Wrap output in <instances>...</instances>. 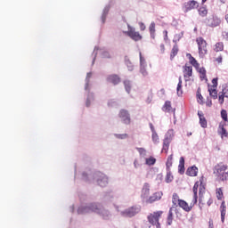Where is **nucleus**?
Returning a JSON list of instances; mask_svg holds the SVG:
<instances>
[{
    "mask_svg": "<svg viewBox=\"0 0 228 228\" xmlns=\"http://www.w3.org/2000/svg\"><path fill=\"white\" fill-rule=\"evenodd\" d=\"M77 213L78 215H85L86 213H96L97 215H100V216H102L104 220H108V218H110V212L108 210H105L102 208V205L99 203H91L87 206L79 207L77 209Z\"/></svg>",
    "mask_w": 228,
    "mask_h": 228,
    "instance_id": "obj_1",
    "label": "nucleus"
},
{
    "mask_svg": "<svg viewBox=\"0 0 228 228\" xmlns=\"http://www.w3.org/2000/svg\"><path fill=\"white\" fill-rule=\"evenodd\" d=\"M196 42L198 44L200 56L204 58L208 54V43L203 37H198Z\"/></svg>",
    "mask_w": 228,
    "mask_h": 228,
    "instance_id": "obj_2",
    "label": "nucleus"
},
{
    "mask_svg": "<svg viewBox=\"0 0 228 228\" xmlns=\"http://www.w3.org/2000/svg\"><path fill=\"white\" fill-rule=\"evenodd\" d=\"M163 215V212L158 211L153 212L148 216V222L151 224V225H156V228H161V224H159V217Z\"/></svg>",
    "mask_w": 228,
    "mask_h": 228,
    "instance_id": "obj_3",
    "label": "nucleus"
},
{
    "mask_svg": "<svg viewBox=\"0 0 228 228\" xmlns=\"http://www.w3.org/2000/svg\"><path fill=\"white\" fill-rule=\"evenodd\" d=\"M174 139V129H170L167 132L164 142H163V148L162 152L166 151L168 152V147H170V142Z\"/></svg>",
    "mask_w": 228,
    "mask_h": 228,
    "instance_id": "obj_4",
    "label": "nucleus"
},
{
    "mask_svg": "<svg viewBox=\"0 0 228 228\" xmlns=\"http://www.w3.org/2000/svg\"><path fill=\"white\" fill-rule=\"evenodd\" d=\"M140 211H142V208L140 206L131 207L130 208L126 209L125 211H122L121 216H126V217L131 218V217L134 216L135 215H138V213H140Z\"/></svg>",
    "mask_w": 228,
    "mask_h": 228,
    "instance_id": "obj_5",
    "label": "nucleus"
},
{
    "mask_svg": "<svg viewBox=\"0 0 228 228\" xmlns=\"http://www.w3.org/2000/svg\"><path fill=\"white\" fill-rule=\"evenodd\" d=\"M94 179L97 182V184H99V186H102V188H104V186L108 185V176H106V175L102 173H96L94 175Z\"/></svg>",
    "mask_w": 228,
    "mask_h": 228,
    "instance_id": "obj_6",
    "label": "nucleus"
},
{
    "mask_svg": "<svg viewBox=\"0 0 228 228\" xmlns=\"http://www.w3.org/2000/svg\"><path fill=\"white\" fill-rule=\"evenodd\" d=\"M119 118H121L123 124H131V116L126 110H121L119 112Z\"/></svg>",
    "mask_w": 228,
    "mask_h": 228,
    "instance_id": "obj_7",
    "label": "nucleus"
},
{
    "mask_svg": "<svg viewBox=\"0 0 228 228\" xmlns=\"http://www.w3.org/2000/svg\"><path fill=\"white\" fill-rule=\"evenodd\" d=\"M214 174H216L218 179L225 173L227 172V166L224 164H218L215 167Z\"/></svg>",
    "mask_w": 228,
    "mask_h": 228,
    "instance_id": "obj_8",
    "label": "nucleus"
},
{
    "mask_svg": "<svg viewBox=\"0 0 228 228\" xmlns=\"http://www.w3.org/2000/svg\"><path fill=\"white\" fill-rule=\"evenodd\" d=\"M221 22L222 20L216 16H213L212 18H209L207 20V24L210 28H216V26H220Z\"/></svg>",
    "mask_w": 228,
    "mask_h": 228,
    "instance_id": "obj_9",
    "label": "nucleus"
},
{
    "mask_svg": "<svg viewBox=\"0 0 228 228\" xmlns=\"http://www.w3.org/2000/svg\"><path fill=\"white\" fill-rule=\"evenodd\" d=\"M161 197H163V192H155L146 200V203L152 204L153 202L161 200Z\"/></svg>",
    "mask_w": 228,
    "mask_h": 228,
    "instance_id": "obj_10",
    "label": "nucleus"
},
{
    "mask_svg": "<svg viewBox=\"0 0 228 228\" xmlns=\"http://www.w3.org/2000/svg\"><path fill=\"white\" fill-rule=\"evenodd\" d=\"M126 35L132 38V40H134V42H138L141 38L142 36L140 35L139 32H136L134 28H130L127 32Z\"/></svg>",
    "mask_w": 228,
    "mask_h": 228,
    "instance_id": "obj_11",
    "label": "nucleus"
},
{
    "mask_svg": "<svg viewBox=\"0 0 228 228\" xmlns=\"http://www.w3.org/2000/svg\"><path fill=\"white\" fill-rule=\"evenodd\" d=\"M193 76V67L191 66H185L183 69V77L185 81H190V77Z\"/></svg>",
    "mask_w": 228,
    "mask_h": 228,
    "instance_id": "obj_12",
    "label": "nucleus"
},
{
    "mask_svg": "<svg viewBox=\"0 0 228 228\" xmlns=\"http://www.w3.org/2000/svg\"><path fill=\"white\" fill-rule=\"evenodd\" d=\"M195 8H199V3L195 0H191L185 3V12H190V10H193Z\"/></svg>",
    "mask_w": 228,
    "mask_h": 228,
    "instance_id": "obj_13",
    "label": "nucleus"
},
{
    "mask_svg": "<svg viewBox=\"0 0 228 228\" xmlns=\"http://www.w3.org/2000/svg\"><path fill=\"white\" fill-rule=\"evenodd\" d=\"M108 83H112V85H118L120 83V77L118 75H110L107 77Z\"/></svg>",
    "mask_w": 228,
    "mask_h": 228,
    "instance_id": "obj_14",
    "label": "nucleus"
},
{
    "mask_svg": "<svg viewBox=\"0 0 228 228\" xmlns=\"http://www.w3.org/2000/svg\"><path fill=\"white\" fill-rule=\"evenodd\" d=\"M150 191H151V186L149 185V183H144L142 190V199H147L149 197Z\"/></svg>",
    "mask_w": 228,
    "mask_h": 228,
    "instance_id": "obj_15",
    "label": "nucleus"
},
{
    "mask_svg": "<svg viewBox=\"0 0 228 228\" xmlns=\"http://www.w3.org/2000/svg\"><path fill=\"white\" fill-rule=\"evenodd\" d=\"M198 172H199V168H197V167L195 166H192L187 169L186 175H190L191 177H195Z\"/></svg>",
    "mask_w": 228,
    "mask_h": 228,
    "instance_id": "obj_16",
    "label": "nucleus"
},
{
    "mask_svg": "<svg viewBox=\"0 0 228 228\" xmlns=\"http://www.w3.org/2000/svg\"><path fill=\"white\" fill-rule=\"evenodd\" d=\"M178 206L187 213H189V211H191V207H190L185 200H181L178 203Z\"/></svg>",
    "mask_w": 228,
    "mask_h": 228,
    "instance_id": "obj_17",
    "label": "nucleus"
},
{
    "mask_svg": "<svg viewBox=\"0 0 228 228\" xmlns=\"http://www.w3.org/2000/svg\"><path fill=\"white\" fill-rule=\"evenodd\" d=\"M198 115L200 117V124L201 127H203V128L208 127V121L206 120V118H204V114H202L201 111H199Z\"/></svg>",
    "mask_w": 228,
    "mask_h": 228,
    "instance_id": "obj_18",
    "label": "nucleus"
},
{
    "mask_svg": "<svg viewBox=\"0 0 228 228\" xmlns=\"http://www.w3.org/2000/svg\"><path fill=\"white\" fill-rule=\"evenodd\" d=\"M151 37L154 40L156 38V23L152 21L149 27Z\"/></svg>",
    "mask_w": 228,
    "mask_h": 228,
    "instance_id": "obj_19",
    "label": "nucleus"
},
{
    "mask_svg": "<svg viewBox=\"0 0 228 228\" xmlns=\"http://www.w3.org/2000/svg\"><path fill=\"white\" fill-rule=\"evenodd\" d=\"M192 191H193V204H197V192L199 191V182H196L193 188H192Z\"/></svg>",
    "mask_w": 228,
    "mask_h": 228,
    "instance_id": "obj_20",
    "label": "nucleus"
},
{
    "mask_svg": "<svg viewBox=\"0 0 228 228\" xmlns=\"http://www.w3.org/2000/svg\"><path fill=\"white\" fill-rule=\"evenodd\" d=\"M172 211H175V207H171L167 216V225H172V222L174 220V213Z\"/></svg>",
    "mask_w": 228,
    "mask_h": 228,
    "instance_id": "obj_21",
    "label": "nucleus"
},
{
    "mask_svg": "<svg viewBox=\"0 0 228 228\" xmlns=\"http://www.w3.org/2000/svg\"><path fill=\"white\" fill-rule=\"evenodd\" d=\"M221 222L224 224L225 222V211H226V207H225V202L221 203Z\"/></svg>",
    "mask_w": 228,
    "mask_h": 228,
    "instance_id": "obj_22",
    "label": "nucleus"
},
{
    "mask_svg": "<svg viewBox=\"0 0 228 228\" xmlns=\"http://www.w3.org/2000/svg\"><path fill=\"white\" fill-rule=\"evenodd\" d=\"M178 172H179V174H184V157L180 158Z\"/></svg>",
    "mask_w": 228,
    "mask_h": 228,
    "instance_id": "obj_23",
    "label": "nucleus"
},
{
    "mask_svg": "<svg viewBox=\"0 0 228 228\" xmlns=\"http://www.w3.org/2000/svg\"><path fill=\"white\" fill-rule=\"evenodd\" d=\"M208 92H209L210 97H213V99H218V92L216 91V88L208 87Z\"/></svg>",
    "mask_w": 228,
    "mask_h": 228,
    "instance_id": "obj_24",
    "label": "nucleus"
},
{
    "mask_svg": "<svg viewBox=\"0 0 228 228\" xmlns=\"http://www.w3.org/2000/svg\"><path fill=\"white\" fill-rule=\"evenodd\" d=\"M218 133L221 134L222 138H224V136L227 138L228 136L227 130L224 127V125H219Z\"/></svg>",
    "mask_w": 228,
    "mask_h": 228,
    "instance_id": "obj_25",
    "label": "nucleus"
},
{
    "mask_svg": "<svg viewBox=\"0 0 228 228\" xmlns=\"http://www.w3.org/2000/svg\"><path fill=\"white\" fill-rule=\"evenodd\" d=\"M110 12V5L105 6V8L103 9V12L102 15V22L104 24V22H106V15H108Z\"/></svg>",
    "mask_w": 228,
    "mask_h": 228,
    "instance_id": "obj_26",
    "label": "nucleus"
},
{
    "mask_svg": "<svg viewBox=\"0 0 228 228\" xmlns=\"http://www.w3.org/2000/svg\"><path fill=\"white\" fill-rule=\"evenodd\" d=\"M177 53H179V48L177 47V45H175L171 51V55H170L171 60H174V58L177 56Z\"/></svg>",
    "mask_w": 228,
    "mask_h": 228,
    "instance_id": "obj_27",
    "label": "nucleus"
},
{
    "mask_svg": "<svg viewBox=\"0 0 228 228\" xmlns=\"http://www.w3.org/2000/svg\"><path fill=\"white\" fill-rule=\"evenodd\" d=\"M179 201H181V200L179 199V195H177V193H174L172 199V203L174 205L173 207L175 208V206L179 205Z\"/></svg>",
    "mask_w": 228,
    "mask_h": 228,
    "instance_id": "obj_28",
    "label": "nucleus"
},
{
    "mask_svg": "<svg viewBox=\"0 0 228 228\" xmlns=\"http://www.w3.org/2000/svg\"><path fill=\"white\" fill-rule=\"evenodd\" d=\"M156 163V159L154 157H150L148 159H145V164L148 165L149 167L155 165Z\"/></svg>",
    "mask_w": 228,
    "mask_h": 228,
    "instance_id": "obj_29",
    "label": "nucleus"
},
{
    "mask_svg": "<svg viewBox=\"0 0 228 228\" xmlns=\"http://www.w3.org/2000/svg\"><path fill=\"white\" fill-rule=\"evenodd\" d=\"M214 51L216 53H220V51H224V43L222 42L216 43Z\"/></svg>",
    "mask_w": 228,
    "mask_h": 228,
    "instance_id": "obj_30",
    "label": "nucleus"
},
{
    "mask_svg": "<svg viewBox=\"0 0 228 228\" xmlns=\"http://www.w3.org/2000/svg\"><path fill=\"white\" fill-rule=\"evenodd\" d=\"M174 159V155H169L167 157V160L166 163L167 170H170V167H172V160Z\"/></svg>",
    "mask_w": 228,
    "mask_h": 228,
    "instance_id": "obj_31",
    "label": "nucleus"
},
{
    "mask_svg": "<svg viewBox=\"0 0 228 228\" xmlns=\"http://www.w3.org/2000/svg\"><path fill=\"white\" fill-rule=\"evenodd\" d=\"M174 181V175H172V172L169 170H167V176H166V182L167 183H172Z\"/></svg>",
    "mask_w": 228,
    "mask_h": 228,
    "instance_id": "obj_32",
    "label": "nucleus"
},
{
    "mask_svg": "<svg viewBox=\"0 0 228 228\" xmlns=\"http://www.w3.org/2000/svg\"><path fill=\"white\" fill-rule=\"evenodd\" d=\"M163 110L164 111H172V103L167 101L163 106Z\"/></svg>",
    "mask_w": 228,
    "mask_h": 228,
    "instance_id": "obj_33",
    "label": "nucleus"
},
{
    "mask_svg": "<svg viewBox=\"0 0 228 228\" xmlns=\"http://www.w3.org/2000/svg\"><path fill=\"white\" fill-rule=\"evenodd\" d=\"M124 86H125L126 91L127 92V94H129L131 92V81L125 80L124 81Z\"/></svg>",
    "mask_w": 228,
    "mask_h": 228,
    "instance_id": "obj_34",
    "label": "nucleus"
},
{
    "mask_svg": "<svg viewBox=\"0 0 228 228\" xmlns=\"http://www.w3.org/2000/svg\"><path fill=\"white\" fill-rule=\"evenodd\" d=\"M187 56H189L190 63L193 65V67H199V62H197V60H195V58L191 57V54L188 53Z\"/></svg>",
    "mask_w": 228,
    "mask_h": 228,
    "instance_id": "obj_35",
    "label": "nucleus"
},
{
    "mask_svg": "<svg viewBox=\"0 0 228 228\" xmlns=\"http://www.w3.org/2000/svg\"><path fill=\"white\" fill-rule=\"evenodd\" d=\"M136 150L138 151L141 158H145V156H147V150L144 148H136Z\"/></svg>",
    "mask_w": 228,
    "mask_h": 228,
    "instance_id": "obj_36",
    "label": "nucleus"
},
{
    "mask_svg": "<svg viewBox=\"0 0 228 228\" xmlns=\"http://www.w3.org/2000/svg\"><path fill=\"white\" fill-rule=\"evenodd\" d=\"M140 56V67H147V62L145 61V58L142 56V52L139 53Z\"/></svg>",
    "mask_w": 228,
    "mask_h": 228,
    "instance_id": "obj_37",
    "label": "nucleus"
},
{
    "mask_svg": "<svg viewBox=\"0 0 228 228\" xmlns=\"http://www.w3.org/2000/svg\"><path fill=\"white\" fill-rule=\"evenodd\" d=\"M199 13L201 17H206V15H208V9H206V7H200L199 9Z\"/></svg>",
    "mask_w": 228,
    "mask_h": 228,
    "instance_id": "obj_38",
    "label": "nucleus"
},
{
    "mask_svg": "<svg viewBox=\"0 0 228 228\" xmlns=\"http://www.w3.org/2000/svg\"><path fill=\"white\" fill-rule=\"evenodd\" d=\"M90 77H92V72L87 73L86 77V90H88V85H90Z\"/></svg>",
    "mask_w": 228,
    "mask_h": 228,
    "instance_id": "obj_39",
    "label": "nucleus"
},
{
    "mask_svg": "<svg viewBox=\"0 0 228 228\" xmlns=\"http://www.w3.org/2000/svg\"><path fill=\"white\" fill-rule=\"evenodd\" d=\"M146 67L147 66H140V72L144 77L149 76V72H147Z\"/></svg>",
    "mask_w": 228,
    "mask_h": 228,
    "instance_id": "obj_40",
    "label": "nucleus"
},
{
    "mask_svg": "<svg viewBox=\"0 0 228 228\" xmlns=\"http://www.w3.org/2000/svg\"><path fill=\"white\" fill-rule=\"evenodd\" d=\"M176 92H177V95L179 96L183 95V84H181V82H178Z\"/></svg>",
    "mask_w": 228,
    "mask_h": 228,
    "instance_id": "obj_41",
    "label": "nucleus"
},
{
    "mask_svg": "<svg viewBox=\"0 0 228 228\" xmlns=\"http://www.w3.org/2000/svg\"><path fill=\"white\" fill-rule=\"evenodd\" d=\"M126 65L128 70H130V72H132V70H134V66H133V63L131 62V61H129V60L126 61Z\"/></svg>",
    "mask_w": 228,
    "mask_h": 228,
    "instance_id": "obj_42",
    "label": "nucleus"
},
{
    "mask_svg": "<svg viewBox=\"0 0 228 228\" xmlns=\"http://www.w3.org/2000/svg\"><path fill=\"white\" fill-rule=\"evenodd\" d=\"M152 141L154 142V143L159 142V136H158V133L156 132L152 133Z\"/></svg>",
    "mask_w": 228,
    "mask_h": 228,
    "instance_id": "obj_43",
    "label": "nucleus"
},
{
    "mask_svg": "<svg viewBox=\"0 0 228 228\" xmlns=\"http://www.w3.org/2000/svg\"><path fill=\"white\" fill-rule=\"evenodd\" d=\"M216 197L218 200H222V197H224V192L222 191V189H217L216 190Z\"/></svg>",
    "mask_w": 228,
    "mask_h": 228,
    "instance_id": "obj_44",
    "label": "nucleus"
},
{
    "mask_svg": "<svg viewBox=\"0 0 228 228\" xmlns=\"http://www.w3.org/2000/svg\"><path fill=\"white\" fill-rule=\"evenodd\" d=\"M221 117L224 122H227V110H221Z\"/></svg>",
    "mask_w": 228,
    "mask_h": 228,
    "instance_id": "obj_45",
    "label": "nucleus"
},
{
    "mask_svg": "<svg viewBox=\"0 0 228 228\" xmlns=\"http://www.w3.org/2000/svg\"><path fill=\"white\" fill-rule=\"evenodd\" d=\"M92 99H94V94H89L87 95V100H86V106L88 108L90 106V102L92 101Z\"/></svg>",
    "mask_w": 228,
    "mask_h": 228,
    "instance_id": "obj_46",
    "label": "nucleus"
},
{
    "mask_svg": "<svg viewBox=\"0 0 228 228\" xmlns=\"http://www.w3.org/2000/svg\"><path fill=\"white\" fill-rule=\"evenodd\" d=\"M219 179L220 181H228V171H225L223 175H221Z\"/></svg>",
    "mask_w": 228,
    "mask_h": 228,
    "instance_id": "obj_47",
    "label": "nucleus"
},
{
    "mask_svg": "<svg viewBox=\"0 0 228 228\" xmlns=\"http://www.w3.org/2000/svg\"><path fill=\"white\" fill-rule=\"evenodd\" d=\"M134 168H140V167H142V162L138 159H135L134 161Z\"/></svg>",
    "mask_w": 228,
    "mask_h": 228,
    "instance_id": "obj_48",
    "label": "nucleus"
},
{
    "mask_svg": "<svg viewBox=\"0 0 228 228\" xmlns=\"http://www.w3.org/2000/svg\"><path fill=\"white\" fill-rule=\"evenodd\" d=\"M199 72H200V74H201V76H200L201 79H204L206 77V69L200 68Z\"/></svg>",
    "mask_w": 228,
    "mask_h": 228,
    "instance_id": "obj_49",
    "label": "nucleus"
},
{
    "mask_svg": "<svg viewBox=\"0 0 228 228\" xmlns=\"http://www.w3.org/2000/svg\"><path fill=\"white\" fill-rule=\"evenodd\" d=\"M212 84L213 86L210 88H216V86H218V78H214Z\"/></svg>",
    "mask_w": 228,
    "mask_h": 228,
    "instance_id": "obj_50",
    "label": "nucleus"
},
{
    "mask_svg": "<svg viewBox=\"0 0 228 228\" xmlns=\"http://www.w3.org/2000/svg\"><path fill=\"white\" fill-rule=\"evenodd\" d=\"M116 137L119 138V140H125V138H127V134H116Z\"/></svg>",
    "mask_w": 228,
    "mask_h": 228,
    "instance_id": "obj_51",
    "label": "nucleus"
},
{
    "mask_svg": "<svg viewBox=\"0 0 228 228\" xmlns=\"http://www.w3.org/2000/svg\"><path fill=\"white\" fill-rule=\"evenodd\" d=\"M95 51H99V48L94 47V59H93L92 65H94V63H95V58H97V53H95Z\"/></svg>",
    "mask_w": 228,
    "mask_h": 228,
    "instance_id": "obj_52",
    "label": "nucleus"
},
{
    "mask_svg": "<svg viewBox=\"0 0 228 228\" xmlns=\"http://www.w3.org/2000/svg\"><path fill=\"white\" fill-rule=\"evenodd\" d=\"M102 58H111L109 52H103L102 53Z\"/></svg>",
    "mask_w": 228,
    "mask_h": 228,
    "instance_id": "obj_53",
    "label": "nucleus"
},
{
    "mask_svg": "<svg viewBox=\"0 0 228 228\" xmlns=\"http://www.w3.org/2000/svg\"><path fill=\"white\" fill-rule=\"evenodd\" d=\"M139 26H140V29L141 31H145V24L143 22H140L139 23Z\"/></svg>",
    "mask_w": 228,
    "mask_h": 228,
    "instance_id": "obj_54",
    "label": "nucleus"
},
{
    "mask_svg": "<svg viewBox=\"0 0 228 228\" xmlns=\"http://www.w3.org/2000/svg\"><path fill=\"white\" fill-rule=\"evenodd\" d=\"M223 37L224 40H228V31L223 32Z\"/></svg>",
    "mask_w": 228,
    "mask_h": 228,
    "instance_id": "obj_55",
    "label": "nucleus"
},
{
    "mask_svg": "<svg viewBox=\"0 0 228 228\" xmlns=\"http://www.w3.org/2000/svg\"><path fill=\"white\" fill-rule=\"evenodd\" d=\"M198 99L200 100L199 101L200 104H202V99H204V97H202V94H198Z\"/></svg>",
    "mask_w": 228,
    "mask_h": 228,
    "instance_id": "obj_56",
    "label": "nucleus"
},
{
    "mask_svg": "<svg viewBox=\"0 0 228 228\" xmlns=\"http://www.w3.org/2000/svg\"><path fill=\"white\" fill-rule=\"evenodd\" d=\"M150 128L151 129V133H156V129L154 128V125H152V123H150Z\"/></svg>",
    "mask_w": 228,
    "mask_h": 228,
    "instance_id": "obj_57",
    "label": "nucleus"
},
{
    "mask_svg": "<svg viewBox=\"0 0 228 228\" xmlns=\"http://www.w3.org/2000/svg\"><path fill=\"white\" fill-rule=\"evenodd\" d=\"M164 33H165L164 40L165 42H167V40H168V31L165 30Z\"/></svg>",
    "mask_w": 228,
    "mask_h": 228,
    "instance_id": "obj_58",
    "label": "nucleus"
},
{
    "mask_svg": "<svg viewBox=\"0 0 228 228\" xmlns=\"http://www.w3.org/2000/svg\"><path fill=\"white\" fill-rule=\"evenodd\" d=\"M224 94H220L219 95V102H220V104H222L223 102H224Z\"/></svg>",
    "mask_w": 228,
    "mask_h": 228,
    "instance_id": "obj_59",
    "label": "nucleus"
},
{
    "mask_svg": "<svg viewBox=\"0 0 228 228\" xmlns=\"http://www.w3.org/2000/svg\"><path fill=\"white\" fill-rule=\"evenodd\" d=\"M216 61H217V63H222V56H219L218 58H216Z\"/></svg>",
    "mask_w": 228,
    "mask_h": 228,
    "instance_id": "obj_60",
    "label": "nucleus"
},
{
    "mask_svg": "<svg viewBox=\"0 0 228 228\" xmlns=\"http://www.w3.org/2000/svg\"><path fill=\"white\" fill-rule=\"evenodd\" d=\"M223 95H224V97H228V93H227V92H224V90H223Z\"/></svg>",
    "mask_w": 228,
    "mask_h": 228,
    "instance_id": "obj_61",
    "label": "nucleus"
},
{
    "mask_svg": "<svg viewBox=\"0 0 228 228\" xmlns=\"http://www.w3.org/2000/svg\"><path fill=\"white\" fill-rule=\"evenodd\" d=\"M211 204H213V200H208V206H211Z\"/></svg>",
    "mask_w": 228,
    "mask_h": 228,
    "instance_id": "obj_62",
    "label": "nucleus"
},
{
    "mask_svg": "<svg viewBox=\"0 0 228 228\" xmlns=\"http://www.w3.org/2000/svg\"><path fill=\"white\" fill-rule=\"evenodd\" d=\"M208 228H213V221H209V226Z\"/></svg>",
    "mask_w": 228,
    "mask_h": 228,
    "instance_id": "obj_63",
    "label": "nucleus"
},
{
    "mask_svg": "<svg viewBox=\"0 0 228 228\" xmlns=\"http://www.w3.org/2000/svg\"><path fill=\"white\" fill-rule=\"evenodd\" d=\"M160 49H162V51H165V45H160Z\"/></svg>",
    "mask_w": 228,
    "mask_h": 228,
    "instance_id": "obj_64",
    "label": "nucleus"
}]
</instances>
